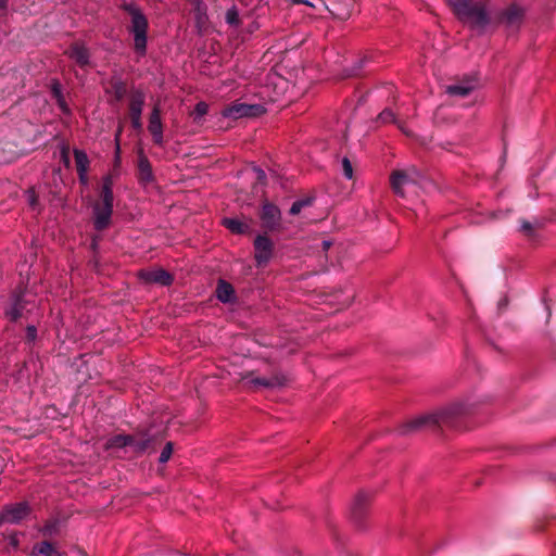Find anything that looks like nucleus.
Instances as JSON below:
<instances>
[{"label":"nucleus","instance_id":"nucleus-1","mask_svg":"<svg viewBox=\"0 0 556 556\" xmlns=\"http://www.w3.org/2000/svg\"><path fill=\"white\" fill-rule=\"evenodd\" d=\"M475 405L469 400L454 402L446 407L404 422L400 426L399 432L406 435L425 429L432 431H442L445 428L458 429L464 417L472 412Z\"/></svg>","mask_w":556,"mask_h":556},{"label":"nucleus","instance_id":"nucleus-2","mask_svg":"<svg viewBox=\"0 0 556 556\" xmlns=\"http://www.w3.org/2000/svg\"><path fill=\"white\" fill-rule=\"evenodd\" d=\"M455 15L464 23L470 24L475 28L482 29L489 22V15L485 7L481 2L473 0H446Z\"/></svg>","mask_w":556,"mask_h":556},{"label":"nucleus","instance_id":"nucleus-3","mask_svg":"<svg viewBox=\"0 0 556 556\" xmlns=\"http://www.w3.org/2000/svg\"><path fill=\"white\" fill-rule=\"evenodd\" d=\"M125 10L130 15V34L134 37V46L140 54L146 52L148 20L141 10L134 3L125 4Z\"/></svg>","mask_w":556,"mask_h":556},{"label":"nucleus","instance_id":"nucleus-4","mask_svg":"<svg viewBox=\"0 0 556 556\" xmlns=\"http://www.w3.org/2000/svg\"><path fill=\"white\" fill-rule=\"evenodd\" d=\"M265 112V109L263 105L260 104H247L241 102H233L229 105H227L223 110V116L238 119L241 117H255L260 116Z\"/></svg>","mask_w":556,"mask_h":556},{"label":"nucleus","instance_id":"nucleus-5","mask_svg":"<svg viewBox=\"0 0 556 556\" xmlns=\"http://www.w3.org/2000/svg\"><path fill=\"white\" fill-rule=\"evenodd\" d=\"M260 218L262 227L267 231H277L281 228V212L279 207L271 202H263Z\"/></svg>","mask_w":556,"mask_h":556},{"label":"nucleus","instance_id":"nucleus-6","mask_svg":"<svg viewBox=\"0 0 556 556\" xmlns=\"http://www.w3.org/2000/svg\"><path fill=\"white\" fill-rule=\"evenodd\" d=\"M146 101V94L139 89H134L129 93V117L135 130L142 129L141 114Z\"/></svg>","mask_w":556,"mask_h":556},{"label":"nucleus","instance_id":"nucleus-7","mask_svg":"<svg viewBox=\"0 0 556 556\" xmlns=\"http://www.w3.org/2000/svg\"><path fill=\"white\" fill-rule=\"evenodd\" d=\"M479 85L476 73L465 74L462 78H457L452 85L446 86L445 92L450 96L467 97Z\"/></svg>","mask_w":556,"mask_h":556},{"label":"nucleus","instance_id":"nucleus-8","mask_svg":"<svg viewBox=\"0 0 556 556\" xmlns=\"http://www.w3.org/2000/svg\"><path fill=\"white\" fill-rule=\"evenodd\" d=\"M254 258L258 267L268 264L274 255V242L266 235H258L254 239Z\"/></svg>","mask_w":556,"mask_h":556},{"label":"nucleus","instance_id":"nucleus-9","mask_svg":"<svg viewBox=\"0 0 556 556\" xmlns=\"http://www.w3.org/2000/svg\"><path fill=\"white\" fill-rule=\"evenodd\" d=\"M30 511L31 509L27 502H20L5 505L2 508L0 516L3 523H20L30 514Z\"/></svg>","mask_w":556,"mask_h":556},{"label":"nucleus","instance_id":"nucleus-10","mask_svg":"<svg viewBox=\"0 0 556 556\" xmlns=\"http://www.w3.org/2000/svg\"><path fill=\"white\" fill-rule=\"evenodd\" d=\"M93 211V227L98 231L105 230L111 224L113 214V205L96 202L92 207Z\"/></svg>","mask_w":556,"mask_h":556},{"label":"nucleus","instance_id":"nucleus-11","mask_svg":"<svg viewBox=\"0 0 556 556\" xmlns=\"http://www.w3.org/2000/svg\"><path fill=\"white\" fill-rule=\"evenodd\" d=\"M157 444V438L149 434L146 431L131 434L130 447H132L136 453L142 454L146 452L155 451Z\"/></svg>","mask_w":556,"mask_h":556},{"label":"nucleus","instance_id":"nucleus-12","mask_svg":"<svg viewBox=\"0 0 556 556\" xmlns=\"http://www.w3.org/2000/svg\"><path fill=\"white\" fill-rule=\"evenodd\" d=\"M138 276L143 282L149 285L156 283L166 287L170 286L174 281L173 275L163 268L140 270Z\"/></svg>","mask_w":556,"mask_h":556},{"label":"nucleus","instance_id":"nucleus-13","mask_svg":"<svg viewBox=\"0 0 556 556\" xmlns=\"http://www.w3.org/2000/svg\"><path fill=\"white\" fill-rule=\"evenodd\" d=\"M369 502L370 496L367 492L361 491L357 493L351 506V516L354 522L359 525L364 520Z\"/></svg>","mask_w":556,"mask_h":556},{"label":"nucleus","instance_id":"nucleus-14","mask_svg":"<svg viewBox=\"0 0 556 556\" xmlns=\"http://www.w3.org/2000/svg\"><path fill=\"white\" fill-rule=\"evenodd\" d=\"M148 129L150 134L152 135L153 142L157 146L163 144V124L161 121V110L159 105H154L150 117H149V125Z\"/></svg>","mask_w":556,"mask_h":556},{"label":"nucleus","instance_id":"nucleus-15","mask_svg":"<svg viewBox=\"0 0 556 556\" xmlns=\"http://www.w3.org/2000/svg\"><path fill=\"white\" fill-rule=\"evenodd\" d=\"M253 387H263L267 389L280 388L288 382L287 377L282 372H275L270 377H256L248 381Z\"/></svg>","mask_w":556,"mask_h":556},{"label":"nucleus","instance_id":"nucleus-16","mask_svg":"<svg viewBox=\"0 0 556 556\" xmlns=\"http://www.w3.org/2000/svg\"><path fill=\"white\" fill-rule=\"evenodd\" d=\"M137 169V176L140 184L147 185L154 180L152 165L142 150H140L138 153Z\"/></svg>","mask_w":556,"mask_h":556},{"label":"nucleus","instance_id":"nucleus-17","mask_svg":"<svg viewBox=\"0 0 556 556\" xmlns=\"http://www.w3.org/2000/svg\"><path fill=\"white\" fill-rule=\"evenodd\" d=\"M413 181L406 170H393L390 176V185L393 192L399 197H404L403 187Z\"/></svg>","mask_w":556,"mask_h":556},{"label":"nucleus","instance_id":"nucleus-18","mask_svg":"<svg viewBox=\"0 0 556 556\" xmlns=\"http://www.w3.org/2000/svg\"><path fill=\"white\" fill-rule=\"evenodd\" d=\"M216 298L223 303H231L235 301V289L226 280L220 279L216 287Z\"/></svg>","mask_w":556,"mask_h":556},{"label":"nucleus","instance_id":"nucleus-19","mask_svg":"<svg viewBox=\"0 0 556 556\" xmlns=\"http://www.w3.org/2000/svg\"><path fill=\"white\" fill-rule=\"evenodd\" d=\"M30 556H61L58 548L48 540L34 545Z\"/></svg>","mask_w":556,"mask_h":556},{"label":"nucleus","instance_id":"nucleus-20","mask_svg":"<svg viewBox=\"0 0 556 556\" xmlns=\"http://www.w3.org/2000/svg\"><path fill=\"white\" fill-rule=\"evenodd\" d=\"M108 92H112L116 101H122L128 92L127 84L114 76L109 83Z\"/></svg>","mask_w":556,"mask_h":556},{"label":"nucleus","instance_id":"nucleus-21","mask_svg":"<svg viewBox=\"0 0 556 556\" xmlns=\"http://www.w3.org/2000/svg\"><path fill=\"white\" fill-rule=\"evenodd\" d=\"M222 224L228 230L236 235H243L250 230V226L247 223L240 220L239 218L225 217L223 218Z\"/></svg>","mask_w":556,"mask_h":556},{"label":"nucleus","instance_id":"nucleus-22","mask_svg":"<svg viewBox=\"0 0 556 556\" xmlns=\"http://www.w3.org/2000/svg\"><path fill=\"white\" fill-rule=\"evenodd\" d=\"M61 532V522L56 518L49 519L40 529V533L48 539L59 535Z\"/></svg>","mask_w":556,"mask_h":556},{"label":"nucleus","instance_id":"nucleus-23","mask_svg":"<svg viewBox=\"0 0 556 556\" xmlns=\"http://www.w3.org/2000/svg\"><path fill=\"white\" fill-rule=\"evenodd\" d=\"M25 303L22 295H16L10 309L5 311V315L12 321H16L23 314Z\"/></svg>","mask_w":556,"mask_h":556},{"label":"nucleus","instance_id":"nucleus-24","mask_svg":"<svg viewBox=\"0 0 556 556\" xmlns=\"http://www.w3.org/2000/svg\"><path fill=\"white\" fill-rule=\"evenodd\" d=\"M112 186H113L112 178L110 176L104 177L101 193H100V197H101L100 202L101 203L113 205L114 194H113Z\"/></svg>","mask_w":556,"mask_h":556},{"label":"nucleus","instance_id":"nucleus-25","mask_svg":"<svg viewBox=\"0 0 556 556\" xmlns=\"http://www.w3.org/2000/svg\"><path fill=\"white\" fill-rule=\"evenodd\" d=\"M70 55L74 59L79 66H85L88 63V51L83 46H74L71 49Z\"/></svg>","mask_w":556,"mask_h":556},{"label":"nucleus","instance_id":"nucleus-26","mask_svg":"<svg viewBox=\"0 0 556 556\" xmlns=\"http://www.w3.org/2000/svg\"><path fill=\"white\" fill-rule=\"evenodd\" d=\"M131 444V434H117L112 437L108 441L109 447L122 448L125 446H130Z\"/></svg>","mask_w":556,"mask_h":556},{"label":"nucleus","instance_id":"nucleus-27","mask_svg":"<svg viewBox=\"0 0 556 556\" xmlns=\"http://www.w3.org/2000/svg\"><path fill=\"white\" fill-rule=\"evenodd\" d=\"M74 157L77 172H88L89 160L87 154L83 150L75 149Z\"/></svg>","mask_w":556,"mask_h":556},{"label":"nucleus","instance_id":"nucleus-28","mask_svg":"<svg viewBox=\"0 0 556 556\" xmlns=\"http://www.w3.org/2000/svg\"><path fill=\"white\" fill-rule=\"evenodd\" d=\"M315 198L309 195L294 201L289 210V213L291 215H298L304 207L311 206Z\"/></svg>","mask_w":556,"mask_h":556},{"label":"nucleus","instance_id":"nucleus-29","mask_svg":"<svg viewBox=\"0 0 556 556\" xmlns=\"http://www.w3.org/2000/svg\"><path fill=\"white\" fill-rule=\"evenodd\" d=\"M208 105L205 102H199L194 106V110L192 112L193 119L195 122L200 121L204 115L207 114Z\"/></svg>","mask_w":556,"mask_h":556},{"label":"nucleus","instance_id":"nucleus-30","mask_svg":"<svg viewBox=\"0 0 556 556\" xmlns=\"http://www.w3.org/2000/svg\"><path fill=\"white\" fill-rule=\"evenodd\" d=\"M173 450H174V444L172 442H167L161 452L159 462L161 464H165L166 462H168V459L170 458V456L173 454Z\"/></svg>","mask_w":556,"mask_h":556},{"label":"nucleus","instance_id":"nucleus-31","mask_svg":"<svg viewBox=\"0 0 556 556\" xmlns=\"http://www.w3.org/2000/svg\"><path fill=\"white\" fill-rule=\"evenodd\" d=\"M378 119L381 122V123H397L396 118H395V115L394 113L389 110V109H386L383 110L379 115H378Z\"/></svg>","mask_w":556,"mask_h":556},{"label":"nucleus","instance_id":"nucleus-32","mask_svg":"<svg viewBox=\"0 0 556 556\" xmlns=\"http://www.w3.org/2000/svg\"><path fill=\"white\" fill-rule=\"evenodd\" d=\"M225 18L229 25H238L239 24V14H238L237 9L231 8L229 10H227Z\"/></svg>","mask_w":556,"mask_h":556},{"label":"nucleus","instance_id":"nucleus-33","mask_svg":"<svg viewBox=\"0 0 556 556\" xmlns=\"http://www.w3.org/2000/svg\"><path fill=\"white\" fill-rule=\"evenodd\" d=\"M342 169H343V175L348 179H352L353 178V167H352V164H351V162H350V160L348 157H344L342 160Z\"/></svg>","mask_w":556,"mask_h":556},{"label":"nucleus","instance_id":"nucleus-34","mask_svg":"<svg viewBox=\"0 0 556 556\" xmlns=\"http://www.w3.org/2000/svg\"><path fill=\"white\" fill-rule=\"evenodd\" d=\"M36 338H37V328L33 325L28 326L26 328V336H25L26 343L35 342Z\"/></svg>","mask_w":556,"mask_h":556},{"label":"nucleus","instance_id":"nucleus-35","mask_svg":"<svg viewBox=\"0 0 556 556\" xmlns=\"http://www.w3.org/2000/svg\"><path fill=\"white\" fill-rule=\"evenodd\" d=\"M521 230L527 236H533L534 235V226L530 222H528V220H522L521 222Z\"/></svg>","mask_w":556,"mask_h":556},{"label":"nucleus","instance_id":"nucleus-36","mask_svg":"<svg viewBox=\"0 0 556 556\" xmlns=\"http://www.w3.org/2000/svg\"><path fill=\"white\" fill-rule=\"evenodd\" d=\"M254 172L256 173V180L258 184H266V174L265 172L260 167H254Z\"/></svg>","mask_w":556,"mask_h":556},{"label":"nucleus","instance_id":"nucleus-37","mask_svg":"<svg viewBox=\"0 0 556 556\" xmlns=\"http://www.w3.org/2000/svg\"><path fill=\"white\" fill-rule=\"evenodd\" d=\"M52 92L54 97L58 99V101L61 103L62 93L59 84L53 85Z\"/></svg>","mask_w":556,"mask_h":556},{"label":"nucleus","instance_id":"nucleus-38","mask_svg":"<svg viewBox=\"0 0 556 556\" xmlns=\"http://www.w3.org/2000/svg\"><path fill=\"white\" fill-rule=\"evenodd\" d=\"M62 160H63L65 166L70 165L68 149L66 147H64L62 149Z\"/></svg>","mask_w":556,"mask_h":556},{"label":"nucleus","instance_id":"nucleus-39","mask_svg":"<svg viewBox=\"0 0 556 556\" xmlns=\"http://www.w3.org/2000/svg\"><path fill=\"white\" fill-rule=\"evenodd\" d=\"M78 174V177H79V181L83 184V185H87L88 184V177H87V172H77Z\"/></svg>","mask_w":556,"mask_h":556},{"label":"nucleus","instance_id":"nucleus-40","mask_svg":"<svg viewBox=\"0 0 556 556\" xmlns=\"http://www.w3.org/2000/svg\"><path fill=\"white\" fill-rule=\"evenodd\" d=\"M331 245V242L329 241H323V250L327 251Z\"/></svg>","mask_w":556,"mask_h":556},{"label":"nucleus","instance_id":"nucleus-41","mask_svg":"<svg viewBox=\"0 0 556 556\" xmlns=\"http://www.w3.org/2000/svg\"><path fill=\"white\" fill-rule=\"evenodd\" d=\"M8 0H0V9L4 10L7 9Z\"/></svg>","mask_w":556,"mask_h":556},{"label":"nucleus","instance_id":"nucleus-42","mask_svg":"<svg viewBox=\"0 0 556 556\" xmlns=\"http://www.w3.org/2000/svg\"><path fill=\"white\" fill-rule=\"evenodd\" d=\"M369 64H370V61H369L368 59H364V60L362 61L361 66H367V65H369Z\"/></svg>","mask_w":556,"mask_h":556},{"label":"nucleus","instance_id":"nucleus-43","mask_svg":"<svg viewBox=\"0 0 556 556\" xmlns=\"http://www.w3.org/2000/svg\"><path fill=\"white\" fill-rule=\"evenodd\" d=\"M507 305V300L504 299L503 301L500 302V308L504 307Z\"/></svg>","mask_w":556,"mask_h":556},{"label":"nucleus","instance_id":"nucleus-44","mask_svg":"<svg viewBox=\"0 0 556 556\" xmlns=\"http://www.w3.org/2000/svg\"><path fill=\"white\" fill-rule=\"evenodd\" d=\"M121 132H122V129L119 128L117 134H116V140H118V136L121 135Z\"/></svg>","mask_w":556,"mask_h":556}]
</instances>
